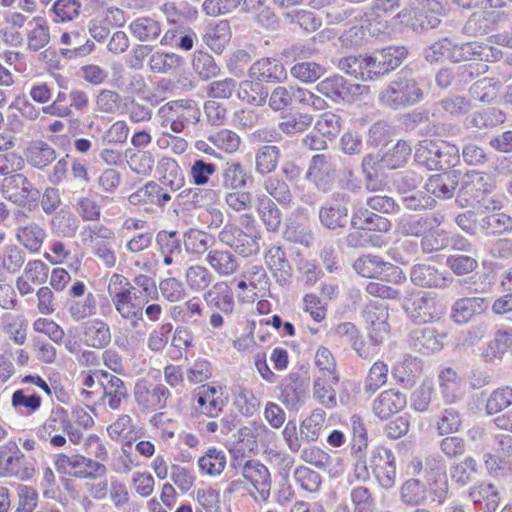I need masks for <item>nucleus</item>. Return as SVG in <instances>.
Segmentation results:
<instances>
[{"instance_id":"nucleus-1","label":"nucleus","mask_w":512,"mask_h":512,"mask_svg":"<svg viewBox=\"0 0 512 512\" xmlns=\"http://www.w3.org/2000/svg\"><path fill=\"white\" fill-rule=\"evenodd\" d=\"M107 293L116 312L123 320L129 322L133 329L139 326L144 314L153 322L160 319L162 307L159 304H150L144 310L137 302L136 287L122 274L113 273L110 276Z\"/></svg>"},{"instance_id":"nucleus-2","label":"nucleus","mask_w":512,"mask_h":512,"mask_svg":"<svg viewBox=\"0 0 512 512\" xmlns=\"http://www.w3.org/2000/svg\"><path fill=\"white\" fill-rule=\"evenodd\" d=\"M230 467L241 474L246 484L249 495L256 501H266L271 493V475L268 468L257 460H245L234 458Z\"/></svg>"},{"instance_id":"nucleus-3","label":"nucleus","mask_w":512,"mask_h":512,"mask_svg":"<svg viewBox=\"0 0 512 512\" xmlns=\"http://www.w3.org/2000/svg\"><path fill=\"white\" fill-rule=\"evenodd\" d=\"M158 115L162 119V126H170L176 133H182L189 124H197L200 121L201 111L197 103L192 99H179L169 101L158 109Z\"/></svg>"},{"instance_id":"nucleus-4","label":"nucleus","mask_w":512,"mask_h":512,"mask_svg":"<svg viewBox=\"0 0 512 512\" xmlns=\"http://www.w3.org/2000/svg\"><path fill=\"white\" fill-rule=\"evenodd\" d=\"M422 99L423 91L412 78V70L407 67L396 74L386 89V100L395 109L414 105Z\"/></svg>"},{"instance_id":"nucleus-5","label":"nucleus","mask_w":512,"mask_h":512,"mask_svg":"<svg viewBox=\"0 0 512 512\" xmlns=\"http://www.w3.org/2000/svg\"><path fill=\"white\" fill-rule=\"evenodd\" d=\"M54 466L57 472L79 479L95 480L107 474L104 464L80 454H57Z\"/></svg>"},{"instance_id":"nucleus-6","label":"nucleus","mask_w":512,"mask_h":512,"mask_svg":"<svg viewBox=\"0 0 512 512\" xmlns=\"http://www.w3.org/2000/svg\"><path fill=\"white\" fill-rule=\"evenodd\" d=\"M402 307L409 318L419 324L434 322L444 314V307L437 298L423 291L405 298Z\"/></svg>"},{"instance_id":"nucleus-7","label":"nucleus","mask_w":512,"mask_h":512,"mask_svg":"<svg viewBox=\"0 0 512 512\" xmlns=\"http://www.w3.org/2000/svg\"><path fill=\"white\" fill-rule=\"evenodd\" d=\"M0 467L8 476L28 480L35 473L32 459L25 457L14 441H8L0 446Z\"/></svg>"},{"instance_id":"nucleus-8","label":"nucleus","mask_w":512,"mask_h":512,"mask_svg":"<svg viewBox=\"0 0 512 512\" xmlns=\"http://www.w3.org/2000/svg\"><path fill=\"white\" fill-rule=\"evenodd\" d=\"M221 242L245 257L259 250L258 232L255 226H225L219 233Z\"/></svg>"},{"instance_id":"nucleus-9","label":"nucleus","mask_w":512,"mask_h":512,"mask_svg":"<svg viewBox=\"0 0 512 512\" xmlns=\"http://www.w3.org/2000/svg\"><path fill=\"white\" fill-rule=\"evenodd\" d=\"M71 428L68 412L61 406L51 410L45 422L38 428L37 435L42 440L50 442L53 447H63L67 440L65 432Z\"/></svg>"},{"instance_id":"nucleus-10","label":"nucleus","mask_w":512,"mask_h":512,"mask_svg":"<svg viewBox=\"0 0 512 512\" xmlns=\"http://www.w3.org/2000/svg\"><path fill=\"white\" fill-rule=\"evenodd\" d=\"M305 178L322 192H329L336 180V163L331 156L316 154L312 157Z\"/></svg>"},{"instance_id":"nucleus-11","label":"nucleus","mask_w":512,"mask_h":512,"mask_svg":"<svg viewBox=\"0 0 512 512\" xmlns=\"http://www.w3.org/2000/svg\"><path fill=\"white\" fill-rule=\"evenodd\" d=\"M171 393L163 384H154L140 380L134 388V397L137 405L143 410L155 412L167 406Z\"/></svg>"},{"instance_id":"nucleus-12","label":"nucleus","mask_w":512,"mask_h":512,"mask_svg":"<svg viewBox=\"0 0 512 512\" xmlns=\"http://www.w3.org/2000/svg\"><path fill=\"white\" fill-rule=\"evenodd\" d=\"M2 193L11 202L17 205H25L30 200H36L39 191L30 180L20 173L11 174L4 178Z\"/></svg>"},{"instance_id":"nucleus-13","label":"nucleus","mask_w":512,"mask_h":512,"mask_svg":"<svg viewBox=\"0 0 512 512\" xmlns=\"http://www.w3.org/2000/svg\"><path fill=\"white\" fill-rule=\"evenodd\" d=\"M496 187V182L491 174L471 170L466 172L461 178L459 196L468 199L477 200L481 196L491 193Z\"/></svg>"},{"instance_id":"nucleus-14","label":"nucleus","mask_w":512,"mask_h":512,"mask_svg":"<svg viewBox=\"0 0 512 512\" xmlns=\"http://www.w3.org/2000/svg\"><path fill=\"white\" fill-rule=\"evenodd\" d=\"M502 57V52L489 44L480 42H466L461 45L454 43L452 62L483 61L494 62Z\"/></svg>"},{"instance_id":"nucleus-15","label":"nucleus","mask_w":512,"mask_h":512,"mask_svg":"<svg viewBox=\"0 0 512 512\" xmlns=\"http://www.w3.org/2000/svg\"><path fill=\"white\" fill-rule=\"evenodd\" d=\"M251 79L266 83H281L287 79L284 64L276 58H261L254 62L248 71Z\"/></svg>"},{"instance_id":"nucleus-16","label":"nucleus","mask_w":512,"mask_h":512,"mask_svg":"<svg viewBox=\"0 0 512 512\" xmlns=\"http://www.w3.org/2000/svg\"><path fill=\"white\" fill-rule=\"evenodd\" d=\"M489 307V301L484 297H463L457 299L451 308V319L460 325L467 324Z\"/></svg>"},{"instance_id":"nucleus-17","label":"nucleus","mask_w":512,"mask_h":512,"mask_svg":"<svg viewBox=\"0 0 512 512\" xmlns=\"http://www.w3.org/2000/svg\"><path fill=\"white\" fill-rule=\"evenodd\" d=\"M442 338L434 328L417 327L409 332L408 344L416 352L431 354L442 349Z\"/></svg>"},{"instance_id":"nucleus-18","label":"nucleus","mask_w":512,"mask_h":512,"mask_svg":"<svg viewBox=\"0 0 512 512\" xmlns=\"http://www.w3.org/2000/svg\"><path fill=\"white\" fill-rule=\"evenodd\" d=\"M349 197L342 192H335L320 207L319 219L322 224H343L348 221L347 204Z\"/></svg>"},{"instance_id":"nucleus-19","label":"nucleus","mask_w":512,"mask_h":512,"mask_svg":"<svg viewBox=\"0 0 512 512\" xmlns=\"http://www.w3.org/2000/svg\"><path fill=\"white\" fill-rule=\"evenodd\" d=\"M280 401L289 409H297L304 401L307 384L298 373H290L280 385Z\"/></svg>"},{"instance_id":"nucleus-20","label":"nucleus","mask_w":512,"mask_h":512,"mask_svg":"<svg viewBox=\"0 0 512 512\" xmlns=\"http://www.w3.org/2000/svg\"><path fill=\"white\" fill-rule=\"evenodd\" d=\"M222 388L210 385H202L195 390L199 413L210 418L218 417L222 412L225 402L222 399Z\"/></svg>"},{"instance_id":"nucleus-21","label":"nucleus","mask_w":512,"mask_h":512,"mask_svg":"<svg viewBox=\"0 0 512 512\" xmlns=\"http://www.w3.org/2000/svg\"><path fill=\"white\" fill-rule=\"evenodd\" d=\"M104 380L101 382L103 388V401L112 410H119L123 402L129 396L125 382L118 376L103 372Z\"/></svg>"},{"instance_id":"nucleus-22","label":"nucleus","mask_w":512,"mask_h":512,"mask_svg":"<svg viewBox=\"0 0 512 512\" xmlns=\"http://www.w3.org/2000/svg\"><path fill=\"white\" fill-rule=\"evenodd\" d=\"M468 497L482 512H495L500 504L499 492L491 483L481 482L470 487Z\"/></svg>"},{"instance_id":"nucleus-23","label":"nucleus","mask_w":512,"mask_h":512,"mask_svg":"<svg viewBox=\"0 0 512 512\" xmlns=\"http://www.w3.org/2000/svg\"><path fill=\"white\" fill-rule=\"evenodd\" d=\"M459 178L460 173L456 170L435 174L430 176L425 184V189L435 197L449 199L454 195Z\"/></svg>"},{"instance_id":"nucleus-24","label":"nucleus","mask_w":512,"mask_h":512,"mask_svg":"<svg viewBox=\"0 0 512 512\" xmlns=\"http://www.w3.org/2000/svg\"><path fill=\"white\" fill-rule=\"evenodd\" d=\"M170 200V193L154 181H149L129 196V202L133 205L155 204L163 207Z\"/></svg>"},{"instance_id":"nucleus-25","label":"nucleus","mask_w":512,"mask_h":512,"mask_svg":"<svg viewBox=\"0 0 512 512\" xmlns=\"http://www.w3.org/2000/svg\"><path fill=\"white\" fill-rule=\"evenodd\" d=\"M51 39L48 21L41 16H35L28 22L26 41L27 49L38 52L45 48Z\"/></svg>"},{"instance_id":"nucleus-26","label":"nucleus","mask_w":512,"mask_h":512,"mask_svg":"<svg viewBox=\"0 0 512 512\" xmlns=\"http://www.w3.org/2000/svg\"><path fill=\"white\" fill-rule=\"evenodd\" d=\"M409 468L414 475H421L425 481L446 474V466L438 454L426 455L424 458L415 457L411 460Z\"/></svg>"},{"instance_id":"nucleus-27","label":"nucleus","mask_w":512,"mask_h":512,"mask_svg":"<svg viewBox=\"0 0 512 512\" xmlns=\"http://www.w3.org/2000/svg\"><path fill=\"white\" fill-rule=\"evenodd\" d=\"M204 300L211 308L230 314L234 310L233 292L225 282H218L204 294Z\"/></svg>"},{"instance_id":"nucleus-28","label":"nucleus","mask_w":512,"mask_h":512,"mask_svg":"<svg viewBox=\"0 0 512 512\" xmlns=\"http://www.w3.org/2000/svg\"><path fill=\"white\" fill-rule=\"evenodd\" d=\"M384 153L380 149L375 155L368 154L362 161V169L366 175L367 187L378 190L382 186L384 177Z\"/></svg>"},{"instance_id":"nucleus-29","label":"nucleus","mask_w":512,"mask_h":512,"mask_svg":"<svg viewBox=\"0 0 512 512\" xmlns=\"http://www.w3.org/2000/svg\"><path fill=\"white\" fill-rule=\"evenodd\" d=\"M369 339L375 342H383L384 330V306L381 301H371L363 312Z\"/></svg>"},{"instance_id":"nucleus-30","label":"nucleus","mask_w":512,"mask_h":512,"mask_svg":"<svg viewBox=\"0 0 512 512\" xmlns=\"http://www.w3.org/2000/svg\"><path fill=\"white\" fill-rule=\"evenodd\" d=\"M421 371V360L408 355L393 367L392 375L403 387L407 388L415 384L416 378L421 374Z\"/></svg>"},{"instance_id":"nucleus-31","label":"nucleus","mask_w":512,"mask_h":512,"mask_svg":"<svg viewBox=\"0 0 512 512\" xmlns=\"http://www.w3.org/2000/svg\"><path fill=\"white\" fill-rule=\"evenodd\" d=\"M265 263L281 285L286 284L291 276V266L285 252L280 247L270 248L265 255Z\"/></svg>"},{"instance_id":"nucleus-32","label":"nucleus","mask_w":512,"mask_h":512,"mask_svg":"<svg viewBox=\"0 0 512 512\" xmlns=\"http://www.w3.org/2000/svg\"><path fill=\"white\" fill-rule=\"evenodd\" d=\"M157 169L162 175L163 183L172 191H177L184 186V173L175 159L166 156L162 157L158 161Z\"/></svg>"},{"instance_id":"nucleus-33","label":"nucleus","mask_w":512,"mask_h":512,"mask_svg":"<svg viewBox=\"0 0 512 512\" xmlns=\"http://www.w3.org/2000/svg\"><path fill=\"white\" fill-rule=\"evenodd\" d=\"M352 87L353 86H348L344 77L334 75L320 81L316 85V90L332 101L340 102L349 97Z\"/></svg>"},{"instance_id":"nucleus-34","label":"nucleus","mask_w":512,"mask_h":512,"mask_svg":"<svg viewBox=\"0 0 512 512\" xmlns=\"http://www.w3.org/2000/svg\"><path fill=\"white\" fill-rule=\"evenodd\" d=\"M227 465V457L224 450L210 447L205 454L198 459V466L204 475L217 477L221 475Z\"/></svg>"},{"instance_id":"nucleus-35","label":"nucleus","mask_w":512,"mask_h":512,"mask_svg":"<svg viewBox=\"0 0 512 512\" xmlns=\"http://www.w3.org/2000/svg\"><path fill=\"white\" fill-rule=\"evenodd\" d=\"M83 334L86 345L93 348H103L111 342L110 327L100 319L86 323Z\"/></svg>"},{"instance_id":"nucleus-36","label":"nucleus","mask_w":512,"mask_h":512,"mask_svg":"<svg viewBox=\"0 0 512 512\" xmlns=\"http://www.w3.org/2000/svg\"><path fill=\"white\" fill-rule=\"evenodd\" d=\"M28 164L37 169H44L56 158V152L44 141L33 142L26 150Z\"/></svg>"},{"instance_id":"nucleus-37","label":"nucleus","mask_w":512,"mask_h":512,"mask_svg":"<svg viewBox=\"0 0 512 512\" xmlns=\"http://www.w3.org/2000/svg\"><path fill=\"white\" fill-rule=\"evenodd\" d=\"M325 418L326 413L324 410L314 409L310 415L304 418L300 423V438L304 439L306 443L316 442L321 435Z\"/></svg>"},{"instance_id":"nucleus-38","label":"nucleus","mask_w":512,"mask_h":512,"mask_svg":"<svg viewBox=\"0 0 512 512\" xmlns=\"http://www.w3.org/2000/svg\"><path fill=\"white\" fill-rule=\"evenodd\" d=\"M130 33L141 42L156 40L161 34V25L150 17H138L128 26Z\"/></svg>"},{"instance_id":"nucleus-39","label":"nucleus","mask_w":512,"mask_h":512,"mask_svg":"<svg viewBox=\"0 0 512 512\" xmlns=\"http://www.w3.org/2000/svg\"><path fill=\"white\" fill-rule=\"evenodd\" d=\"M241 81L237 88V97L248 104L262 106L268 97V92L258 80Z\"/></svg>"},{"instance_id":"nucleus-40","label":"nucleus","mask_w":512,"mask_h":512,"mask_svg":"<svg viewBox=\"0 0 512 512\" xmlns=\"http://www.w3.org/2000/svg\"><path fill=\"white\" fill-rule=\"evenodd\" d=\"M230 40V26L227 21H220L206 28L204 43L215 53H221Z\"/></svg>"},{"instance_id":"nucleus-41","label":"nucleus","mask_w":512,"mask_h":512,"mask_svg":"<svg viewBox=\"0 0 512 512\" xmlns=\"http://www.w3.org/2000/svg\"><path fill=\"white\" fill-rule=\"evenodd\" d=\"M411 280L421 287H443L446 280L443 275L433 266L418 264L411 271Z\"/></svg>"},{"instance_id":"nucleus-42","label":"nucleus","mask_w":512,"mask_h":512,"mask_svg":"<svg viewBox=\"0 0 512 512\" xmlns=\"http://www.w3.org/2000/svg\"><path fill=\"white\" fill-rule=\"evenodd\" d=\"M338 382L339 380H332L330 377L316 376L313 386L314 398L328 409L336 407L337 399L334 385Z\"/></svg>"},{"instance_id":"nucleus-43","label":"nucleus","mask_w":512,"mask_h":512,"mask_svg":"<svg viewBox=\"0 0 512 512\" xmlns=\"http://www.w3.org/2000/svg\"><path fill=\"white\" fill-rule=\"evenodd\" d=\"M251 180V174L239 162L227 163L222 173V184L227 189H242Z\"/></svg>"},{"instance_id":"nucleus-44","label":"nucleus","mask_w":512,"mask_h":512,"mask_svg":"<svg viewBox=\"0 0 512 512\" xmlns=\"http://www.w3.org/2000/svg\"><path fill=\"white\" fill-rule=\"evenodd\" d=\"M281 156L280 149L277 146L265 145L260 147L255 154V170L261 175L273 172Z\"/></svg>"},{"instance_id":"nucleus-45","label":"nucleus","mask_w":512,"mask_h":512,"mask_svg":"<svg viewBox=\"0 0 512 512\" xmlns=\"http://www.w3.org/2000/svg\"><path fill=\"white\" fill-rule=\"evenodd\" d=\"M127 164L138 175L149 176L155 165L154 154L149 150L126 151Z\"/></svg>"},{"instance_id":"nucleus-46","label":"nucleus","mask_w":512,"mask_h":512,"mask_svg":"<svg viewBox=\"0 0 512 512\" xmlns=\"http://www.w3.org/2000/svg\"><path fill=\"white\" fill-rule=\"evenodd\" d=\"M206 261L218 274L231 275L238 269V263L234 255L228 251L211 250Z\"/></svg>"},{"instance_id":"nucleus-47","label":"nucleus","mask_w":512,"mask_h":512,"mask_svg":"<svg viewBox=\"0 0 512 512\" xmlns=\"http://www.w3.org/2000/svg\"><path fill=\"white\" fill-rule=\"evenodd\" d=\"M81 33L79 31L65 32L61 35L60 41L64 45H78L73 49H62L61 53L68 59L84 57L92 52L95 47L94 42L87 40L84 44H80Z\"/></svg>"},{"instance_id":"nucleus-48","label":"nucleus","mask_w":512,"mask_h":512,"mask_svg":"<svg viewBox=\"0 0 512 512\" xmlns=\"http://www.w3.org/2000/svg\"><path fill=\"white\" fill-rule=\"evenodd\" d=\"M504 120L505 114L501 110L496 108H489L484 111L473 113L466 119V125L468 128L483 129L494 127L503 123Z\"/></svg>"},{"instance_id":"nucleus-49","label":"nucleus","mask_w":512,"mask_h":512,"mask_svg":"<svg viewBox=\"0 0 512 512\" xmlns=\"http://www.w3.org/2000/svg\"><path fill=\"white\" fill-rule=\"evenodd\" d=\"M214 244V237L202 230L191 228L184 234V245L188 252L203 254Z\"/></svg>"},{"instance_id":"nucleus-50","label":"nucleus","mask_w":512,"mask_h":512,"mask_svg":"<svg viewBox=\"0 0 512 512\" xmlns=\"http://www.w3.org/2000/svg\"><path fill=\"white\" fill-rule=\"evenodd\" d=\"M25 261L24 251L16 245H7L0 253V269L10 274L20 271Z\"/></svg>"},{"instance_id":"nucleus-51","label":"nucleus","mask_w":512,"mask_h":512,"mask_svg":"<svg viewBox=\"0 0 512 512\" xmlns=\"http://www.w3.org/2000/svg\"><path fill=\"white\" fill-rule=\"evenodd\" d=\"M500 81L494 78H483L470 88L472 96L482 103H492L499 94Z\"/></svg>"},{"instance_id":"nucleus-52","label":"nucleus","mask_w":512,"mask_h":512,"mask_svg":"<svg viewBox=\"0 0 512 512\" xmlns=\"http://www.w3.org/2000/svg\"><path fill=\"white\" fill-rule=\"evenodd\" d=\"M477 472V461L471 456H468L463 461L452 465L450 469L452 480L460 486H465L473 481Z\"/></svg>"},{"instance_id":"nucleus-53","label":"nucleus","mask_w":512,"mask_h":512,"mask_svg":"<svg viewBox=\"0 0 512 512\" xmlns=\"http://www.w3.org/2000/svg\"><path fill=\"white\" fill-rule=\"evenodd\" d=\"M208 141L217 149L232 154L239 149L241 139L237 133L229 129H221L211 133Z\"/></svg>"},{"instance_id":"nucleus-54","label":"nucleus","mask_w":512,"mask_h":512,"mask_svg":"<svg viewBox=\"0 0 512 512\" xmlns=\"http://www.w3.org/2000/svg\"><path fill=\"white\" fill-rule=\"evenodd\" d=\"M192 66L195 73H197L202 80H209L220 73V68L214 58L206 52L197 51L194 54Z\"/></svg>"},{"instance_id":"nucleus-55","label":"nucleus","mask_w":512,"mask_h":512,"mask_svg":"<svg viewBox=\"0 0 512 512\" xmlns=\"http://www.w3.org/2000/svg\"><path fill=\"white\" fill-rule=\"evenodd\" d=\"M312 122V115L296 112L284 117L278 127L283 133L293 135L307 130L311 126Z\"/></svg>"},{"instance_id":"nucleus-56","label":"nucleus","mask_w":512,"mask_h":512,"mask_svg":"<svg viewBox=\"0 0 512 512\" xmlns=\"http://www.w3.org/2000/svg\"><path fill=\"white\" fill-rule=\"evenodd\" d=\"M326 69L323 65L315 62H298L291 67V75L304 83L315 82L322 75Z\"/></svg>"},{"instance_id":"nucleus-57","label":"nucleus","mask_w":512,"mask_h":512,"mask_svg":"<svg viewBox=\"0 0 512 512\" xmlns=\"http://www.w3.org/2000/svg\"><path fill=\"white\" fill-rule=\"evenodd\" d=\"M512 405V387L505 386L495 389L486 400V412L494 415Z\"/></svg>"},{"instance_id":"nucleus-58","label":"nucleus","mask_w":512,"mask_h":512,"mask_svg":"<svg viewBox=\"0 0 512 512\" xmlns=\"http://www.w3.org/2000/svg\"><path fill=\"white\" fill-rule=\"evenodd\" d=\"M45 238L40 226H23L17 232L18 241L30 252H38Z\"/></svg>"},{"instance_id":"nucleus-59","label":"nucleus","mask_w":512,"mask_h":512,"mask_svg":"<svg viewBox=\"0 0 512 512\" xmlns=\"http://www.w3.org/2000/svg\"><path fill=\"white\" fill-rule=\"evenodd\" d=\"M461 424L462 420L458 410L449 407L441 411L436 423V428L440 435H450L458 432Z\"/></svg>"},{"instance_id":"nucleus-60","label":"nucleus","mask_w":512,"mask_h":512,"mask_svg":"<svg viewBox=\"0 0 512 512\" xmlns=\"http://www.w3.org/2000/svg\"><path fill=\"white\" fill-rule=\"evenodd\" d=\"M295 482L306 492H317L321 486L322 478L319 473L306 466H298L293 472Z\"/></svg>"},{"instance_id":"nucleus-61","label":"nucleus","mask_w":512,"mask_h":512,"mask_svg":"<svg viewBox=\"0 0 512 512\" xmlns=\"http://www.w3.org/2000/svg\"><path fill=\"white\" fill-rule=\"evenodd\" d=\"M353 267L363 277L379 279L384 271V262L376 256L368 255L358 258Z\"/></svg>"},{"instance_id":"nucleus-62","label":"nucleus","mask_w":512,"mask_h":512,"mask_svg":"<svg viewBox=\"0 0 512 512\" xmlns=\"http://www.w3.org/2000/svg\"><path fill=\"white\" fill-rule=\"evenodd\" d=\"M438 151V142L431 140L421 141L415 150V161L429 170H436L435 162Z\"/></svg>"},{"instance_id":"nucleus-63","label":"nucleus","mask_w":512,"mask_h":512,"mask_svg":"<svg viewBox=\"0 0 512 512\" xmlns=\"http://www.w3.org/2000/svg\"><path fill=\"white\" fill-rule=\"evenodd\" d=\"M79 0H56L52 6L55 22H67L76 19L80 14Z\"/></svg>"},{"instance_id":"nucleus-64","label":"nucleus","mask_w":512,"mask_h":512,"mask_svg":"<svg viewBox=\"0 0 512 512\" xmlns=\"http://www.w3.org/2000/svg\"><path fill=\"white\" fill-rule=\"evenodd\" d=\"M401 498L406 504L419 505L426 500L427 491L420 480L410 479L401 488Z\"/></svg>"}]
</instances>
